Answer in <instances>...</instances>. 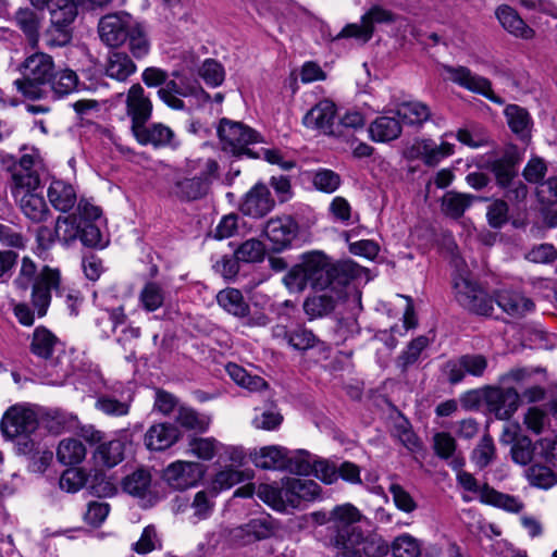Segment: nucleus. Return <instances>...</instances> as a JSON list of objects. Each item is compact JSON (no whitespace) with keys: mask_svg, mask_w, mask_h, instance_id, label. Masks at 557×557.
<instances>
[{"mask_svg":"<svg viewBox=\"0 0 557 557\" xmlns=\"http://www.w3.org/2000/svg\"><path fill=\"white\" fill-rule=\"evenodd\" d=\"M393 21L394 15L391 11L381 5H373L361 16L360 24L352 23L346 25L337 35V38H355L361 42H367L373 35L374 24L391 23Z\"/></svg>","mask_w":557,"mask_h":557,"instance_id":"nucleus-14","label":"nucleus"},{"mask_svg":"<svg viewBox=\"0 0 557 557\" xmlns=\"http://www.w3.org/2000/svg\"><path fill=\"white\" fill-rule=\"evenodd\" d=\"M317 457L318 456L312 455L309 451L299 450L292 457L287 455V463L285 468L299 475L312 474Z\"/></svg>","mask_w":557,"mask_h":557,"instance_id":"nucleus-56","label":"nucleus"},{"mask_svg":"<svg viewBox=\"0 0 557 557\" xmlns=\"http://www.w3.org/2000/svg\"><path fill=\"white\" fill-rule=\"evenodd\" d=\"M297 223L290 216L275 218L268 221L264 234L274 250L286 248L297 234Z\"/></svg>","mask_w":557,"mask_h":557,"instance_id":"nucleus-26","label":"nucleus"},{"mask_svg":"<svg viewBox=\"0 0 557 557\" xmlns=\"http://www.w3.org/2000/svg\"><path fill=\"white\" fill-rule=\"evenodd\" d=\"M54 290L60 297H64L73 314L77 313L76 307L81 304V296L74 289H60V272L57 269L45 267L34 281L33 305L39 317L46 314L51 300V292Z\"/></svg>","mask_w":557,"mask_h":557,"instance_id":"nucleus-7","label":"nucleus"},{"mask_svg":"<svg viewBox=\"0 0 557 557\" xmlns=\"http://www.w3.org/2000/svg\"><path fill=\"white\" fill-rule=\"evenodd\" d=\"M495 14L502 26L511 35L522 39L534 37V30L524 23L511 7L506 4L499 5Z\"/></svg>","mask_w":557,"mask_h":557,"instance_id":"nucleus-32","label":"nucleus"},{"mask_svg":"<svg viewBox=\"0 0 557 557\" xmlns=\"http://www.w3.org/2000/svg\"><path fill=\"white\" fill-rule=\"evenodd\" d=\"M342 550L335 557H383L388 553L389 546L380 536H364L363 532H354L351 537H339Z\"/></svg>","mask_w":557,"mask_h":557,"instance_id":"nucleus-11","label":"nucleus"},{"mask_svg":"<svg viewBox=\"0 0 557 557\" xmlns=\"http://www.w3.org/2000/svg\"><path fill=\"white\" fill-rule=\"evenodd\" d=\"M264 255L263 243L255 238L246 240L235 250L236 259L243 262H259Z\"/></svg>","mask_w":557,"mask_h":557,"instance_id":"nucleus-59","label":"nucleus"},{"mask_svg":"<svg viewBox=\"0 0 557 557\" xmlns=\"http://www.w3.org/2000/svg\"><path fill=\"white\" fill-rule=\"evenodd\" d=\"M38 428V414L34 406L29 404H15L9 407L0 421L2 434L12 441H16L18 451L28 454L34 448L32 434Z\"/></svg>","mask_w":557,"mask_h":557,"instance_id":"nucleus-4","label":"nucleus"},{"mask_svg":"<svg viewBox=\"0 0 557 557\" xmlns=\"http://www.w3.org/2000/svg\"><path fill=\"white\" fill-rule=\"evenodd\" d=\"M134 17L126 12L103 16L98 24L100 39L110 47H120L126 42Z\"/></svg>","mask_w":557,"mask_h":557,"instance_id":"nucleus-16","label":"nucleus"},{"mask_svg":"<svg viewBox=\"0 0 557 557\" xmlns=\"http://www.w3.org/2000/svg\"><path fill=\"white\" fill-rule=\"evenodd\" d=\"M218 163L212 159L188 161L185 175H177L173 193L183 200H196L203 197L209 185L218 175Z\"/></svg>","mask_w":557,"mask_h":557,"instance_id":"nucleus-5","label":"nucleus"},{"mask_svg":"<svg viewBox=\"0 0 557 557\" xmlns=\"http://www.w3.org/2000/svg\"><path fill=\"white\" fill-rule=\"evenodd\" d=\"M455 298L465 309L480 314L490 315L493 311V300L471 278L467 271H460L454 276Z\"/></svg>","mask_w":557,"mask_h":557,"instance_id":"nucleus-9","label":"nucleus"},{"mask_svg":"<svg viewBox=\"0 0 557 557\" xmlns=\"http://www.w3.org/2000/svg\"><path fill=\"white\" fill-rule=\"evenodd\" d=\"M283 422V416L274 408L256 412L251 420V424L257 430L274 431Z\"/></svg>","mask_w":557,"mask_h":557,"instance_id":"nucleus-64","label":"nucleus"},{"mask_svg":"<svg viewBox=\"0 0 557 557\" xmlns=\"http://www.w3.org/2000/svg\"><path fill=\"white\" fill-rule=\"evenodd\" d=\"M131 401L132 396L128 392L121 393L119 398L104 394L98 397L96 408L108 416L122 417L128 413Z\"/></svg>","mask_w":557,"mask_h":557,"instance_id":"nucleus-46","label":"nucleus"},{"mask_svg":"<svg viewBox=\"0 0 557 557\" xmlns=\"http://www.w3.org/2000/svg\"><path fill=\"white\" fill-rule=\"evenodd\" d=\"M400 122L388 115L375 119L369 126V135L373 141L387 143L397 139L401 134Z\"/></svg>","mask_w":557,"mask_h":557,"instance_id":"nucleus-38","label":"nucleus"},{"mask_svg":"<svg viewBox=\"0 0 557 557\" xmlns=\"http://www.w3.org/2000/svg\"><path fill=\"white\" fill-rule=\"evenodd\" d=\"M314 187L323 193L332 194L341 186V176L332 170L320 169L312 177Z\"/></svg>","mask_w":557,"mask_h":557,"instance_id":"nucleus-61","label":"nucleus"},{"mask_svg":"<svg viewBox=\"0 0 557 557\" xmlns=\"http://www.w3.org/2000/svg\"><path fill=\"white\" fill-rule=\"evenodd\" d=\"M518 159L512 153H507L492 164V171L495 174L497 184L503 187H509L517 175Z\"/></svg>","mask_w":557,"mask_h":557,"instance_id":"nucleus-50","label":"nucleus"},{"mask_svg":"<svg viewBox=\"0 0 557 557\" xmlns=\"http://www.w3.org/2000/svg\"><path fill=\"white\" fill-rule=\"evenodd\" d=\"M504 114L512 133L521 139L530 137L533 123L529 112L524 108L517 104H508L505 108Z\"/></svg>","mask_w":557,"mask_h":557,"instance_id":"nucleus-40","label":"nucleus"},{"mask_svg":"<svg viewBox=\"0 0 557 557\" xmlns=\"http://www.w3.org/2000/svg\"><path fill=\"white\" fill-rule=\"evenodd\" d=\"M180 438V431L172 424L158 423L151 425L145 434V445L149 450H164Z\"/></svg>","mask_w":557,"mask_h":557,"instance_id":"nucleus-29","label":"nucleus"},{"mask_svg":"<svg viewBox=\"0 0 557 557\" xmlns=\"http://www.w3.org/2000/svg\"><path fill=\"white\" fill-rule=\"evenodd\" d=\"M362 518L361 511L350 503L337 505L331 510L332 528L335 531L333 543L336 552L342 550L341 536L347 540L354 532L362 531L356 527Z\"/></svg>","mask_w":557,"mask_h":557,"instance_id":"nucleus-15","label":"nucleus"},{"mask_svg":"<svg viewBox=\"0 0 557 557\" xmlns=\"http://www.w3.org/2000/svg\"><path fill=\"white\" fill-rule=\"evenodd\" d=\"M421 542L409 533H403L394 539L391 550L394 557H419Z\"/></svg>","mask_w":557,"mask_h":557,"instance_id":"nucleus-53","label":"nucleus"},{"mask_svg":"<svg viewBox=\"0 0 557 557\" xmlns=\"http://www.w3.org/2000/svg\"><path fill=\"white\" fill-rule=\"evenodd\" d=\"M396 115L406 125L421 126L431 116L430 108L418 100H408L398 103L395 107Z\"/></svg>","mask_w":557,"mask_h":557,"instance_id":"nucleus-37","label":"nucleus"},{"mask_svg":"<svg viewBox=\"0 0 557 557\" xmlns=\"http://www.w3.org/2000/svg\"><path fill=\"white\" fill-rule=\"evenodd\" d=\"M337 108L330 99H322L302 116V125L323 135H338L334 129Z\"/></svg>","mask_w":557,"mask_h":557,"instance_id":"nucleus-17","label":"nucleus"},{"mask_svg":"<svg viewBox=\"0 0 557 557\" xmlns=\"http://www.w3.org/2000/svg\"><path fill=\"white\" fill-rule=\"evenodd\" d=\"M481 500L509 512H519L523 508L522 503L518 498L499 493L487 485H483Z\"/></svg>","mask_w":557,"mask_h":557,"instance_id":"nucleus-51","label":"nucleus"},{"mask_svg":"<svg viewBox=\"0 0 557 557\" xmlns=\"http://www.w3.org/2000/svg\"><path fill=\"white\" fill-rule=\"evenodd\" d=\"M30 3L39 10L48 8L51 23L58 28H63L75 20L79 0H30Z\"/></svg>","mask_w":557,"mask_h":557,"instance_id":"nucleus-25","label":"nucleus"},{"mask_svg":"<svg viewBox=\"0 0 557 557\" xmlns=\"http://www.w3.org/2000/svg\"><path fill=\"white\" fill-rule=\"evenodd\" d=\"M199 75L207 85L216 87L223 83L225 72L218 61L207 59L199 69Z\"/></svg>","mask_w":557,"mask_h":557,"instance_id":"nucleus-63","label":"nucleus"},{"mask_svg":"<svg viewBox=\"0 0 557 557\" xmlns=\"http://www.w3.org/2000/svg\"><path fill=\"white\" fill-rule=\"evenodd\" d=\"M139 301L147 311H156L164 301L162 287L153 282L147 283L139 294Z\"/></svg>","mask_w":557,"mask_h":557,"instance_id":"nucleus-58","label":"nucleus"},{"mask_svg":"<svg viewBox=\"0 0 557 557\" xmlns=\"http://www.w3.org/2000/svg\"><path fill=\"white\" fill-rule=\"evenodd\" d=\"M273 530L265 518L251 519L244 525L227 531V541L233 546H246L255 542L268 539Z\"/></svg>","mask_w":557,"mask_h":557,"instance_id":"nucleus-21","label":"nucleus"},{"mask_svg":"<svg viewBox=\"0 0 557 557\" xmlns=\"http://www.w3.org/2000/svg\"><path fill=\"white\" fill-rule=\"evenodd\" d=\"M125 322L126 314L122 307L112 310H104L101 312V315L97 318V324L106 336H109L119 326H123L121 335L117 337V342L120 344L137 339L140 336L139 327L126 325Z\"/></svg>","mask_w":557,"mask_h":557,"instance_id":"nucleus-23","label":"nucleus"},{"mask_svg":"<svg viewBox=\"0 0 557 557\" xmlns=\"http://www.w3.org/2000/svg\"><path fill=\"white\" fill-rule=\"evenodd\" d=\"M11 194L23 214L34 223L48 219L50 210L36 174L13 173Z\"/></svg>","mask_w":557,"mask_h":557,"instance_id":"nucleus-3","label":"nucleus"},{"mask_svg":"<svg viewBox=\"0 0 557 557\" xmlns=\"http://www.w3.org/2000/svg\"><path fill=\"white\" fill-rule=\"evenodd\" d=\"M220 447L221 442L214 437L190 436L186 453L199 460L210 461L218 455Z\"/></svg>","mask_w":557,"mask_h":557,"instance_id":"nucleus-45","label":"nucleus"},{"mask_svg":"<svg viewBox=\"0 0 557 557\" xmlns=\"http://www.w3.org/2000/svg\"><path fill=\"white\" fill-rule=\"evenodd\" d=\"M104 219L99 207L81 200L77 212L59 216L54 225V236L63 247H73L81 242L86 247L103 248L107 245L101 226Z\"/></svg>","mask_w":557,"mask_h":557,"instance_id":"nucleus-1","label":"nucleus"},{"mask_svg":"<svg viewBox=\"0 0 557 557\" xmlns=\"http://www.w3.org/2000/svg\"><path fill=\"white\" fill-rule=\"evenodd\" d=\"M274 207L269 188L263 184H256L245 196L240 210L245 215L262 218Z\"/></svg>","mask_w":557,"mask_h":557,"instance_id":"nucleus-27","label":"nucleus"},{"mask_svg":"<svg viewBox=\"0 0 557 557\" xmlns=\"http://www.w3.org/2000/svg\"><path fill=\"white\" fill-rule=\"evenodd\" d=\"M176 421L183 428L198 432H206L211 423V419L208 416L186 407H182L178 410Z\"/></svg>","mask_w":557,"mask_h":557,"instance_id":"nucleus-54","label":"nucleus"},{"mask_svg":"<svg viewBox=\"0 0 557 557\" xmlns=\"http://www.w3.org/2000/svg\"><path fill=\"white\" fill-rule=\"evenodd\" d=\"M226 372L238 386L250 392H260L268 387L267 382L262 377L251 375L246 369L236 363H228Z\"/></svg>","mask_w":557,"mask_h":557,"instance_id":"nucleus-49","label":"nucleus"},{"mask_svg":"<svg viewBox=\"0 0 557 557\" xmlns=\"http://www.w3.org/2000/svg\"><path fill=\"white\" fill-rule=\"evenodd\" d=\"M252 478V471L243 470L234 466H223L214 474L211 481L212 491L218 494L221 491L232 488L234 485L249 481Z\"/></svg>","mask_w":557,"mask_h":557,"instance_id":"nucleus-34","label":"nucleus"},{"mask_svg":"<svg viewBox=\"0 0 557 557\" xmlns=\"http://www.w3.org/2000/svg\"><path fill=\"white\" fill-rule=\"evenodd\" d=\"M497 305L512 317H522L531 312L534 304L522 294L511 290H502L496 297Z\"/></svg>","mask_w":557,"mask_h":557,"instance_id":"nucleus-39","label":"nucleus"},{"mask_svg":"<svg viewBox=\"0 0 557 557\" xmlns=\"http://www.w3.org/2000/svg\"><path fill=\"white\" fill-rule=\"evenodd\" d=\"M125 442L121 438L100 444L92 455L97 467L113 468L124 458Z\"/></svg>","mask_w":557,"mask_h":557,"instance_id":"nucleus-36","label":"nucleus"},{"mask_svg":"<svg viewBox=\"0 0 557 557\" xmlns=\"http://www.w3.org/2000/svg\"><path fill=\"white\" fill-rule=\"evenodd\" d=\"M136 71V65L125 53L114 51L109 54L106 73L109 77L123 82Z\"/></svg>","mask_w":557,"mask_h":557,"instance_id":"nucleus-44","label":"nucleus"},{"mask_svg":"<svg viewBox=\"0 0 557 557\" xmlns=\"http://www.w3.org/2000/svg\"><path fill=\"white\" fill-rule=\"evenodd\" d=\"M126 113L132 120V132L146 124L152 114V102L139 84H134L127 91Z\"/></svg>","mask_w":557,"mask_h":557,"instance_id":"nucleus-22","label":"nucleus"},{"mask_svg":"<svg viewBox=\"0 0 557 557\" xmlns=\"http://www.w3.org/2000/svg\"><path fill=\"white\" fill-rule=\"evenodd\" d=\"M273 335L275 337L284 336L288 345L297 350H308L313 348L319 342L310 330L302 326H297L290 331L276 326L273 330Z\"/></svg>","mask_w":557,"mask_h":557,"instance_id":"nucleus-42","label":"nucleus"},{"mask_svg":"<svg viewBox=\"0 0 557 557\" xmlns=\"http://www.w3.org/2000/svg\"><path fill=\"white\" fill-rule=\"evenodd\" d=\"M288 450L280 445H269L256 448L250 453V458L256 467L267 470L282 469L286 467Z\"/></svg>","mask_w":557,"mask_h":557,"instance_id":"nucleus-30","label":"nucleus"},{"mask_svg":"<svg viewBox=\"0 0 557 557\" xmlns=\"http://www.w3.org/2000/svg\"><path fill=\"white\" fill-rule=\"evenodd\" d=\"M87 449L84 443L76 437H66L60 441L57 448L58 460L65 466L78 465L86 458Z\"/></svg>","mask_w":557,"mask_h":557,"instance_id":"nucleus-41","label":"nucleus"},{"mask_svg":"<svg viewBox=\"0 0 557 557\" xmlns=\"http://www.w3.org/2000/svg\"><path fill=\"white\" fill-rule=\"evenodd\" d=\"M288 483L286 478L282 480L281 485L277 484H260L257 487V496L270 506L272 509L280 512H288L296 509L295 504H287L289 498Z\"/></svg>","mask_w":557,"mask_h":557,"instance_id":"nucleus-28","label":"nucleus"},{"mask_svg":"<svg viewBox=\"0 0 557 557\" xmlns=\"http://www.w3.org/2000/svg\"><path fill=\"white\" fill-rule=\"evenodd\" d=\"M206 467L197 461L176 460L163 470L164 481L175 490L196 486L205 476Z\"/></svg>","mask_w":557,"mask_h":557,"instance_id":"nucleus-13","label":"nucleus"},{"mask_svg":"<svg viewBox=\"0 0 557 557\" xmlns=\"http://www.w3.org/2000/svg\"><path fill=\"white\" fill-rule=\"evenodd\" d=\"M288 483L287 504H295L299 508L304 502H312L319 498L321 494L320 485L310 479L305 478H286Z\"/></svg>","mask_w":557,"mask_h":557,"instance_id":"nucleus-31","label":"nucleus"},{"mask_svg":"<svg viewBox=\"0 0 557 557\" xmlns=\"http://www.w3.org/2000/svg\"><path fill=\"white\" fill-rule=\"evenodd\" d=\"M503 444H511L512 460L521 466L529 465L533 459L534 447L532 441L521 434V428L517 422H508L500 435Z\"/></svg>","mask_w":557,"mask_h":557,"instance_id":"nucleus-20","label":"nucleus"},{"mask_svg":"<svg viewBox=\"0 0 557 557\" xmlns=\"http://www.w3.org/2000/svg\"><path fill=\"white\" fill-rule=\"evenodd\" d=\"M218 136L222 149L233 154H248L253 158H263L271 164H277L283 170H289L295 166L293 160L275 149L260 148L253 152L248 146L257 140V134L250 127L240 122H233L223 119L218 127Z\"/></svg>","mask_w":557,"mask_h":557,"instance_id":"nucleus-2","label":"nucleus"},{"mask_svg":"<svg viewBox=\"0 0 557 557\" xmlns=\"http://www.w3.org/2000/svg\"><path fill=\"white\" fill-rule=\"evenodd\" d=\"M132 133L136 140L144 146L176 148L180 145L174 131L163 123H153L149 126L144 124Z\"/></svg>","mask_w":557,"mask_h":557,"instance_id":"nucleus-24","label":"nucleus"},{"mask_svg":"<svg viewBox=\"0 0 557 557\" xmlns=\"http://www.w3.org/2000/svg\"><path fill=\"white\" fill-rule=\"evenodd\" d=\"M150 473L147 470L138 469L125 478L123 488L133 496L144 498L150 488Z\"/></svg>","mask_w":557,"mask_h":557,"instance_id":"nucleus-52","label":"nucleus"},{"mask_svg":"<svg viewBox=\"0 0 557 557\" xmlns=\"http://www.w3.org/2000/svg\"><path fill=\"white\" fill-rule=\"evenodd\" d=\"M62 349L58 337L44 326L36 327L33 334L30 350L39 358L49 359Z\"/></svg>","mask_w":557,"mask_h":557,"instance_id":"nucleus-35","label":"nucleus"},{"mask_svg":"<svg viewBox=\"0 0 557 557\" xmlns=\"http://www.w3.org/2000/svg\"><path fill=\"white\" fill-rule=\"evenodd\" d=\"M309 284L317 289H324L337 274L336 265L321 251H311L302 256L300 262Z\"/></svg>","mask_w":557,"mask_h":557,"instance_id":"nucleus-12","label":"nucleus"},{"mask_svg":"<svg viewBox=\"0 0 557 557\" xmlns=\"http://www.w3.org/2000/svg\"><path fill=\"white\" fill-rule=\"evenodd\" d=\"M216 301L226 312L237 318H245L249 312V305L236 288L220 290L216 295Z\"/></svg>","mask_w":557,"mask_h":557,"instance_id":"nucleus-43","label":"nucleus"},{"mask_svg":"<svg viewBox=\"0 0 557 557\" xmlns=\"http://www.w3.org/2000/svg\"><path fill=\"white\" fill-rule=\"evenodd\" d=\"M44 169V160L37 148H25L20 159L18 169L14 173H34L39 176L38 172Z\"/></svg>","mask_w":557,"mask_h":557,"instance_id":"nucleus-60","label":"nucleus"},{"mask_svg":"<svg viewBox=\"0 0 557 557\" xmlns=\"http://www.w3.org/2000/svg\"><path fill=\"white\" fill-rule=\"evenodd\" d=\"M479 400H483L488 411L499 420H508L519 407V394L513 388L487 386L472 391L462 398V404L472 408Z\"/></svg>","mask_w":557,"mask_h":557,"instance_id":"nucleus-8","label":"nucleus"},{"mask_svg":"<svg viewBox=\"0 0 557 557\" xmlns=\"http://www.w3.org/2000/svg\"><path fill=\"white\" fill-rule=\"evenodd\" d=\"M87 474L82 468H70L60 478V487L67 493L78 492L86 483Z\"/></svg>","mask_w":557,"mask_h":557,"instance_id":"nucleus-62","label":"nucleus"},{"mask_svg":"<svg viewBox=\"0 0 557 557\" xmlns=\"http://www.w3.org/2000/svg\"><path fill=\"white\" fill-rule=\"evenodd\" d=\"M48 198L54 209L66 212L71 210L77 200L73 185L62 180H52L48 188Z\"/></svg>","mask_w":557,"mask_h":557,"instance_id":"nucleus-33","label":"nucleus"},{"mask_svg":"<svg viewBox=\"0 0 557 557\" xmlns=\"http://www.w3.org/2000/svg\"><path fill=\"white\" fill-rule=\"evenodd\" d=\"M455 145L445 140L436 144L429 138L416 139L407 148L406 154L410 159H421L424 164L434 166L443 159L454 154Z\"/></svg>","mask_w":557,"mask_h":557,"instance_id":"nucleus-18","label":"nucleus"},{"mask_svg":"<svg viewBox=\"0 0 557 557\" xmlns=\"http://www.w3.org/2000/svg\"><path fill=\"white\" fill-rule=\"evenodd\" d=\"M50 83L53 92L59 97H63L76 90L78 78L74 71L65 69L55 74L53 73Z\"/></svg>","mask_w":557,"mask_h":557,"instance_id":"nucleus-55","label":"nucleus"},{"mask_svg":"<svg viewBox=\"0 0 557 557\" xmlns=\"http://www.w3.org/2000/svg\"><path fill=\"white\" fill-rule=\"evenodd\" d=\"M441 76L444 81L451 82L471 92L482 95L488 100L503 104V99L495 95L491 82L480 75L472 73L466 66L442 65Z\"/></svg>","mask_w":557,"mask_h":557,"instance_id":"nucleus-10","label":"nucleus"},{"mask_svg":"<svg viewBox=\"0 0 557 557\" xmlns=\"http://www.w3.org/2000/svg\"><path fill=\"white\" fill-rule=\"evenodd\" d=\"M126 42L131 53L136 59L145 58L150 51V40L146 27L136 18L132 24Z\"/></svg>","mask_w":557,"mask_h":557,"instance_id":"nucleus-47","label":"nucleus"},{"mask_svg":"<svg viewBox=\"0 0 557 557\" xmlns=\"http://www.w3.org/2000/svg\"><path fill=\"white\" fill-rule=\"evenodd\" d=\"M429 339L425 336L414 338L397 359V367L401 371H406L410 366L416 363L421 352L428 347Z\"/></svg>","mask_w":557,"mask_h":557,"instance_id":"nucleus-57","label":"nucleus"},{"mask_svg":"<svg viewBox=\"0 0 557 557\" xmlns=\"http://www.w3.org/2000/svg\"><path fill=\"white\" fill-rule=\"evenodd\" d=\"M22 78L14 82L17 90L26 98L38 99L42 87L51 82L54 72L52 58L44 52L28 55L20 67Z\"/></svg>","mask_w":557,"mask_h":557,"instance_id":"nucleus-6","label":"nucleus"},{"mask_svg":"<svg viewBox=\"0 0 557 557\" xmlns=\"http://www.w3.org/2000/svg\"><path fill=\"white\" fill-rule=\"evenodd\" d=\"M487 359L480 354H468L457 359L449 360L444 368V371L450 383L456 384L463 380L466 374L472 376H483L487 369Z\"/></svg>","mask_w":557,"mask_h":557,"instance_id":"nucleus-19","label":"nucleus"},{"mask_svg":"<svg viewBox=\"0 0 557 557\" xmlns=\"http://www.w3.org/2000/svg\"><path fill=\"white\" fill-rule=\"evenodd\" d=\"M473 200L472 195L448 191L443 196L442 210L446 215L458 219L471 207Z\"/></svg>","mask_w":557,"mask_h":557,"instance_id":"nucleus-48","label":"nucleus"}]
</instances>
